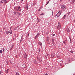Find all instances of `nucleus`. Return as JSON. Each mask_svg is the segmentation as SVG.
Instances as JSON below:
<instances>
[{
	"label": "nucleus",
	"mask_w": 75,
	"mask_h": 75,
	"mask_svg": "<svg viewBox=\"0 0 75 75\" xmlns=\"http://www.w3.org/2000/svg\"><path fill=\"white\" fill-rule=\"evenodd\" d=\"M53 11H52L53 14Z\"/></svg>",
	"instance_id": "nucleus-42"
},
{
	"label": "nucleus",
	"mask_w": 75,
	"mask_h": 75,
	"mask_svg": "<svg viewBox=\"0 0 75 75\" xmlns=\"http://www.w3.org/2000/svg\"><path fill=\"white\" fill-rule=\"evenodd\" d=\"M62 10H60L59 11L58 13L57 14V15H56V16L57 17H59L60 16V15L62 13Z\"/></svg>",
	"instance_id": "nucleus-2"
},
{
	"label": "nucleus",
	"mask_w": 75,
	"mask_h": 75,
	"mask_svg": "<svg viewBox=\"0 0 75 75\" xmlns=\"http://www.w3.org/2000/svg\"><path fill=\"white\" fill-rule=\"evenodd\" d=\"M1 72H2V71H0V75H1L0 74H1Z\"/></svg>",
	"instance_id": "nucleus-27"
},
{
	"label": "nucleus",
	"mask_w": 75,
	"mask_h": 75,
	"mask_svg": "<svg viewBox=\"0 0 75 75\" xmlns=\"http://www.w3.org/2000/svg\"><path fill=\"white\" fill-rule=\"evenodd\" d=\"M25 8L27 10H28V7H25Z\"/></svg>",
	"instance_id": "nucleus-20"
},
{
	"label": "nucleus",
	"mask_w": 75,
	"mask_h": 75,
	"mask_svg": "<svg viewBox=\"0 0 75 75\" xmlns=\"http://www.w3.org/2000/svg\"><path fill=\"white\" fill-rule=\"evenodd\" d=\"M21 7L20 6H19L18 7V9H20Z\"/></svg>",
	"instance_id": "nucleus-28"
},
{
	"label": "nucleus",
	"mask_w": 75,
	"mask_h": 75,
	"mask_svg": "<svg viewBox=\"0 0 75 75\" xmlns=\"http://www.w3.org/2000/svg\"><path fill=\"white\" fill-rule=\"evenodd\" d=\"M16 14H17V13L16 12H14V14L15 15H16Z\"/></svg>",
	"instance_id": "nucleus-15"
},
{
	"label": "nucleus",
	"mask_w": 75,
	"mask_h": 75,
	"mask_svg": "<svg viewBox=\"0 0 75 75\" xmlns=\"http://www.w3.org/2000/svg\"><path fill=\"white\" fill-rule=\"evenodd\" d=\"M45 15V13H42L40 14V15Z\"/></svg>",
	"instance_id": "nucleus-13"
},
{
	"label": "nucleus",
	"mask_w": 75,
	"mask_h": 75,
	"mask_svg": "<svg viewBox=\"0 0 75 75\" xmlns=\"http://www.w3.org/2000/svg\"><path fill=\"white\" fill-rule=\"evenodd\" d=\"M70 2H71L72 4H74V3L75 0H69Z\"/></svg>",
	"instance_id": "nucleus-6"
},
{
	"label": "nucleus",
	"mask_w": 75,
	"mask_h": 75,
	"mask_svg": "<svg viewBox=\"0 0 75 75\" xmlns=\"http://www.w3.org/2000/svg\"><path fill=\"white\" fill-rule=\"evenodd\" d=\"M38 44L39 45H40V46H41L42 45V43H41V42H39L38 43Z\"/></svg>",
	"instance_id": "nucleus-9"
},
{
	"label": "nucleus",
	"mask_w": 75,
	"mask_h": 75,
	"mask_svg": "<svg viewBox=\"0 0 75 75\" xmlns=\"http://www.w3.org/2000/svg\"><path fill=\"white\" fill-rule=\"evenodd\" d=\"M22 9H21L19 11H21Z\"/></svg>",
	"instance_id": "nucleus-32"
},
{
	"label": "nucleus",
	"mask_w": 75,
	"mask_h": 75,
	"mask_svg": "<svg viewBox=\"0 0 75 75\" xmlns=\"http://www.w3.org/2000/svg\"><path fill=\"white\" fill-rule=\"evenodd\" d=\"M39 52H40V50H39Z\"/></svg>",
	"instance_id": "nucleus-36"
},
{
	"label": "nucleus",
	"mask_w": 75,
	"mask_h": 75,
	"mask_svg": "<svg viewBox=\"0 0 75 75\" xmlns=\"http://www.w3.org/2000/svg\"><path fill=\"white\" fill-rule=\"evenodd\" d=\"M66 15H65L63 17V18L64 19H65V17H66Z\"/></svg>",
	"instance_id": "nucleus-11"
},
{
	"label": "nucleus",
	"mask_w": 75,
	"mask_h": 75,
	"mask_svg": "<svg viewBox=\"0 0 75 75\" xmlns=\"http://www.w3.org/2000/svg\"><path fill=\"white\" fill-rule=\"evenodd\" d=\"M7 3V1L6 2H5V4H6Z\"/></svg>",
	"instance_id": "nucleus-41"
},
{
	"label": "nucleus",
	"mask_w": 75,
	"mask_h": 75,
	"mask_svg": "<svg viewBox=\"0 0 75 75\" xmlns=\"http://www.w3.org/2000/svg\"><path fill=\"white\" fill-rule=\"evenodd\" d=\"M23 57L24 58H26L27 57V54H26V53H25V54H24L23 55Z\"/></svg>",
	"instance_id": "nucleus-5"
},
{
	"label": "nucleus",
	"mask_w": 75,
	"mask_h": 75,
	"mask_svg": "<svg viewBox=\"0 0 75 75\" xmlns=\"http://www.w3.org/2000/svg\"><path fill=\"white\" fill-rule=\"evenodd\" d=\"M0 53L1 54H2V53H3V51L2 50H0Z\"/></svg>",
	"instance_id": "nucleus-14"
},
{
	"label": "nucleus",
	"mask_w": 75,
	"mask_h": 75,
	"mask_svg": "<svg viewBox=\"0 0 75 75\" xmlns=\"http://www.w3.org/2000/svg\"><path fill=\"white\" fill-rule=\"evenodd\" d=\"M55 35V34H53V36H54Z\"/></svg>",
	"instance_id": "nucleus-31"
},
{
	"label": "nucleus",
	"mask_w": 75,
	"mask_h": 75,
	"mask_svg": "<svg viewBox=\"0 0 75 75\" xmlns=\"http://www.w3.org/2000/svg\"><path fill=\"white\" fill-rule=\"evenodd\" d=\"M6 33L7 34L9 33L10 34H12V31L10 30L9 31H6Z\"/></svg>",
	"instance_id": "nucleus-4"
},
{
	"label": "nucleus",
	"mask_w": 75,
	"mask_h": 75,
	"mask_svg": "<svg viewBox=\"0 0 75 75\" xmlns=\"http://www.w3.org/2000/svg\"><path fill=\"white\" fill-rule=\"evenodd\" d=\"M53 45L54 46H55L56 45V44H55L53 42Z\"/></svg>",
	"instance_id": "nucleus-19"
},
{
	"label": "nucleus",
	"mask_w": 75,
	"mask_h": 75,
	"mask_svg": "<svg viewBox=\"0 0 75 75\" xmlns=\"http://www.w3.org/2000/svg\"><path fill=\"white\" fill-rule=\"evenodd\" d=\"M6 73H8V71L7 70H6Z\"/></svg>",
	"instance_id": "nucleus-30"
},
{
	"label": "nucleus",
	"mask_w": 75,
	"mask_h": 75,
	"mask_svg": "<svg viewBox=\"0 0 75 75\" xmlns=\"http://www.w3.org/2000/svg\"><path fill=\"white\" fill-rule=\"evenodd\" d=\"M19 15H20V13L19 12L17 13Z\"/></svg>",
	"instance_id": "nucleus-21"
},
{
	"label": "nucleus",
	"mask_w": 75,
	"mask_h": 75,
	"mask_svg": "<svg viewBox=\"0 0 75 75\" xmlns=\"http://www.w3.org/2000/svg\"><path fill=\"white\" fill-rule=\"evenodd\" d=\"M18 27H17L15 28L14 30H15L16 31H17L18 30Z\"/></svg>",
	"instance_id": "nucleus-8"
},
{
	"label": "nucleus",
	"mask_w": 75,
	"mask_h": 75,
	"mask_svg": "<svg viewBox=\"0 0 75 75\" xmlns=\"http://www.w3.org/2000/svg\"><path fill=\"white\" fill-rule=\"evenodd\" d=\"M25 7H28V4H27L26 5Z\"/></svg>",
	"instance_id": "nucleus-25"
},
{
	"label": "nucleus",
	"mask_w": 75,
	"mask_h": 75,
	"mask_svg": "<svg viewBox=\"0 0 75 75\" xmlns=\"http://www.w3.org/2000/svg\"><path fill=\"white\" fill-rule=\"evenodd\" d=\"M49 3V1L47 2V4H46V5H47Z\"/></svg>",
	"instance_id": "nucleus-24"
},
{
	"label": "nucleus",
	"mask_w": 75,
	"mask_h": 75,
	"mask_svg": "<svg viewBox=\"0 0 75 75\" xmlns=\"http://www.w3.org/2000/svg\"><path fill=\"white\" fill-rule=\"evenodd\" d=\"M61 9L63 11H65L67 9L65 5H62L61 6Z\"/></svg>",
	"instance_id": "nucleus-1"
},
{
	"label": "nucleus",
	"mask_w": 75,
	"mask_h": 75,
	"mask_svg": "<svg viewBox=\"0 0 75 75\" xmlns=\"http://www.w3.org/2000/svg\"><path fill=\"white\" fill-rule=\"evenodd\" d=\"M37 22H40V20L38 18H37Z\"/></svg>",
	"instance_id": "nucleus-10"
},
{
	"label": "nucleus",
	"mask_w": 75,
	"mask_h": 75,
	"mask_svg": "<svg viewBox=\"0 0 75 75\" xmlns=\"http://www.w3.org/2000/svg\"><path fill=\"white\" fill-rule=\"evenodd\" d=\"M10 29H11V28H10Z\"/></svg>",
	"instance_id": "nucleus-44"
},
{
	"label": "nucleus",
	"mask_w": 75,
	"mask_h": 75,
	"mask_svg": "<svg viewBox=\"0 0 75 75\" xmlns=\"http://www.w3.org/2000/svg\"><path fill=\"white\" fill-rule=\"evenodd\" d=\"M57 58H60V56H57Z\"/></svg>",
	"instance_id": "nucleus-18"
},
{
	"label": "nucleus",
	"mask_w": 75,
	"mask_h": 75,
	"mask_svg": "<svg viewBox=\"0 0 75 75\" xmlns=\"http://www.w3.org/2000/svg\"><path fill=\"white\" fill-rule=\"evenodd\" d=\"M57 29L58 30H59L60 28H61V25H60V23L59 22L58 23V26L57 27Z\"/></svg>",
	"instance_id": "nucleus-3"
},
{
	"label": "nucleus",
	"mask_w": 75,
	"mask_h": 75,
	"mask_svg": "<svg viewBox=\"0 0 75 75\" xmlns=\"http://www.w3.org/2000/svg\"><path fill=\"white\" fill-rule=\"evenodd\" d=\"M63 43H64V44H65V41H63Z\"/></svg>",
	"instance_id": "nucleus-29"
},
{
	"label": "nucleus",
	"mask_w": 75,
	"mask_h": 75,
	"mask_svg": "<svg viewBox=\"0 0 75 75\" xmlns=\"http://www.w3.org/2000/svg\"><path fill=\"white\" fill-rule=\"evenodd\" d=\"M7 71H9V70L8 69H7Z\"/></svg>",
	"instance_id": "nucleus-38"
},
{
	"label": "nucleus",
	"mask_w": 75,
	"mask_h": 75,
	"mask_svg": "<svg viewBox=\"0 0 75 75\" xmlns=\"http://www.w3.org/2000/svg\"><path fill=\"white\" fill-rule=\"evenodd\" d=\"M3 52L5 51V48H3Z\"/></svg>",
	"instance_id": "nucleus-17"
},
{
	"label": "nucleus",
	"mask_w": 75,
	"mask_h": 75,
	"mask_svg": "<svg viewBox=\"0 0 75 75\" xmlns=\"http://www.w3.org/2000/svg\"><path fill=\"white\" fill-rule=\"evenodd\" d=\"M70 52L72 53H73V52H72V51H71Z\"/></svg>",
	"instance_id": "nucleus-35"
},
{
	"label": "nucleus",
	"mask_w": 75,
	"mask_h": 75,
	"mask_svg": "<svg viewBox=\"0 0 75 75\" xmlns=\"http://www.w3.org/2000/svg\"><path fill=\"white\" fill-rule=\"evenodd\" d=\"M26 66H25V68H26Z\"/></svg>",
	"instance_id": "nucleus-37"
},
{
	"label": "nucleus",
	"mask_w": 75,
	"mask_h": 75,
	"mask_svg": "<svg viewBox=\"0 0 75 75\" xmlns=\"http://www.w3.org/2000/svg\"><path fill=\"white\" fill-rule=\"evenodd\" d=\"M4 0H2L1 1V3H4Z\"/></svg>",
	"instance_id": "nucleus-16"
},
{
	"label": "nucleus",
	"mask_w": 75,
	"mask_h": 75,
	"mask_svg": "<svg viewBox=\"0 0 75 75\" xmlns=\"http://www.w3.org/2000/svg\"><path fill=\"white\" fill-rule=\"evenodd\" d=\"M67 31L68 32H69V28H67Z\"/></svg>",
	"instance_id": "nucleus-12"
},
{
	"label": "nucleus",
	"mask_w": 75,
	"mask_h": 75,
	"mask_svg": "<svg viewBox=\"0 0 75 75\" xmlns=\"http://www.w3.org/2000/svg\"><path fill=\"white\" fill-rule=\"evenodd\" d=\"M10 62L11 64H12V63H13V62L11 61H10Z\"/></svg>",
	"instance_id": "nucleus-23"
},
{
	"label": "nucleus",
	"mask_w": 75,
	"mask_h": 75,
	"mask_svg": "<svg viewBox=\"0 0 75 75\" xmlns=\"http://www.w3.org/2000/svg\"><path fill=\"white\" fill-rule=\"evenodd\" d=\"M3 2H6V0H3Z\"/></svg>",
	"instance_id": "nucleus-26"
},
{
	"label": "nucleus",
	"mask_w": 75,
	"mask_h": 75,
	"mask_svg": "<svg viewBox=\"0 0 75 75\" xmlns=\"http://www.w3.org/2000/svg\"><path fill=\"white\" fill-rule=\"evenodd\" d=\"M21 0V1H22V2H23V0Z\"/></svg>",
	"instance_id": "nucleus-34"
},
{
	"label": "nucleus",
	"mask_w": 75,
	"mask_h": 75,
	"mask_svg": "<svg viewBox=\"0 0 75 75\" xmlns=\"http://www.w3.org/2000/svg\"><path fill=\"white\" fill-rule=\"evenodd\" d=\"M69 39H70V41H71V38H69Z\"/></svg>",
	"instance_id": "nucleus-33"
},
{
	"label": "nucleus",
	"mask_w": 75,
	"mask_h": 75,
	"mask_svg": "<svg viewBox=\"0 0 75 75\" xmlns=\"http://www.w3.org/2000/svg\"><path fill=\"white\" fill-rule=\"evenodd\" d=\"M40 35V34L39 33H38L37 34V35H36V36L35 37V39H36L37 38H38L39 36V35Z\"/></svg>",
	"instance_id": "nucleus-7"
},
{
	"label": "nucleus",
	"mask_w": 75,
	"mask_h": 75,
	"mask_svg": "<svg viewBox=\"0 0 75 75\" xmlns=\"http://www.w3.org/2000/svg\"><path fill=\"white\" fill-rule=\"evenodd\" d=\"M45 75H48V74H45Z\"/></svg>",
	"instance_id": "nucleus-39"
},
{
	"label": "nucleus",
	"mask_w": 75,
	"mask_h": 75,
	"mask_svg": "<svg viewBox=\"0 0 75 75\" xmlns=\"http://www.w3.org/2000/svg\"><path fill=\"white\" fill-rule=\"evenodd\" d=\"M19 9H18L17 10V11H19Z\"/></svg>",
	"instance_id": "nucleus-40"
},
{
	"label": "nucleus",
	"mask_w": 75,
	"mask_h": 75,
	"mask_svg": "<svg viewBox=\"0 0 75 75\" xmlns=\"http://www.w3.org/2000/svg\"><path fill=\"white\" fill-rule=\"evenodd\" d=\"M2 32V30H1V32Z\"/></svg>",
	"instance_id": "nucleus-43"
},
{
	"label": "nucleus",
	"mask_w": 75,
	"mask_h": 75,
	"mask_svg": "<svg viewBox=\"0 0 75 75\" xmlns=\"http://www.w3.org/2000/svg\"><path fill=\"white\" fill-rule=\"evenodd\" d=\"M16 75H19V73L17 72L16 73Z\"/></svg>",
	"instance_id": "nucleus-22"
}]
</instances>
